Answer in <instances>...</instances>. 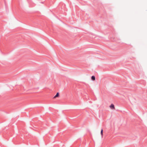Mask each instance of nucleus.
Segmentation results:
<instances>
[{"mask_svg":"<svg viewBox=\"0 0 147 147\" xmlns=\"http://www.w3.org/2000/svg\"><path fill=\"white\" fill-rule=\"evenodd\" d=\"M100 134H101V135L102 136H102H103V129H102L101 131Z\"/></svg>","mask_w":147,"mask_h":147,"instance_id":"nucleus-3","label":"nucleus"},{"mask_svg":"<svg viewBox=\"0 0 147 147\" xmlns=\"http://www.w3.org/2000/svg\"><path fill=\"white\" fill-rule=\"evenodd\" d=\"M91 79L93 80H95V77L94 76H92L91 77Z\"/></svg>","mask_w":147,"mask_h":147,"instance_id":"nucleus-4","label":"nucleus"},{"mask_svg":"<svg viewBox=\"0 0 147 147\" xmlns=\"http://www.w3.org/2000/svg\"><path fill=\"white\" fill-rule=\"evenodd\" d=\"M110 108L113 109H115V107L114 106L113 104H111L110 106Z\"/></svg>","mask_w":147,"mask_h":147,"instance_id":"nucleus-1","label":"nucleus"},{"mask_svg":"<svg viewBox=\"0 0 147 147\" xmlns=\"http://www.w3.org/2000/svg\"><path fill=\"white\" fill-rule=\"evenodd\" d=\"M59 93L58 92H57L56 95L54 96V98H55L56 97H58L59 96Z\"/></svg>","mask_w":147,"mask_h":147,"instance_id":"nucleus-2","label":"nucleus"}]
</instances>
